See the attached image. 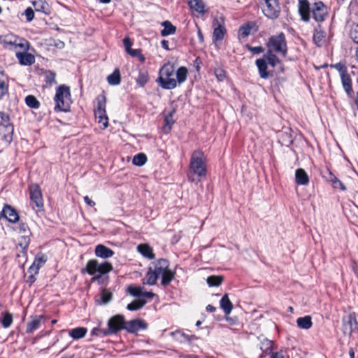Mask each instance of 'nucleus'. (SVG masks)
<instances>
[{
  "label": "nucleus",
  "instance_id": "a878e982",
  "mask_svg": "<svg viewBox=\"0 0 358 358\" xmlns=\"http://www.w3.org/2000/svg\"><path fill=\"white\" fill-rule=\"evenodd\" d=\"M43 320V317L42 315L33 317L31 320L27 324V332L31 333L40 327Z\"/></svg>",
  "mask_w": 358,
  "mask_h": 358
},
{
  "label": "nucleus",
  "instance_id": "de8ad7c7",
  "mask_svg": "<svg viewBox=\"0 0 358 358\" xmlns=\"http://www.w3.org/2000/svg\"><path fill=\"white\" fill-rule=\"evenodd\" d=\"M148 81V76L147 73L140 71L136 78L137 83L141 86L143 87Z\"/></svg>",
  "mask_w": 358,
  "mask_h": 358
},
{
  "label": "nucleus",
  "instance_id": "680f3d73",
  "mask_svg": "<svg viewBox=\"0 0 358 358\" xmlns=\"http://www.w3.org/2000/svg\"><path fill=\"white\" fill-rule=\"evenodd\" d=\"M246 47L253 54L257 55L264 52V48L262 46L252 47L247 45Z\"/></svg>",
  "mask_w": 358,
  "mask_h": 358
},
{
  "label": "nucleus",
  "instance_id": "ea45409f",
  "mask_svg": "<svg viewBox=\"0 0 358 358\" xmlns=\"http://www.w3.org/2000/svg\"><path fill=\"white\" fill-rule=\"evenodd\" d=\"M206 280L210 287L219 286L223 280V277L221 275H210Z\"/></svg>",
  "mask_w": 358,
  "mask_h": 358
},
{
  "label": "nucleus",
  "instance_id": "a211bd4d",
  "mask_svg": "<svg viewBox=\"0 0 358 358\" xmlns=\"http://www.w3.org/2000/svg\"><path fill=\"white\" fill-rule=\"evenodd\" d=\"M154 268L152 270L155 272L157 275L162 276L168 269L169 263L168 260L165 259H160L154 264Z\"/></svg>",
  "mask_w": 358,
  "mask_h": 358
},
{
  "label": "nucleus",
  "instance_id": "13d9d810",
  "mask_svg": "<svg viewBox=\"0 0 358 358\" xmlns=\"http://www.w3.org/2000/svg\"><path fill=\"white\" fill-rule=\"evenodd\" d=\"M24 14L25 15L28 22H31L34 17V12L31 8H27L24 10Z\"/></svg>",
  "mask_w": 358,
  "mask_h": 358
},
{
  "label": "nucleus",
  "instance_id": "09e8293b",
  "mask_svg": "<svg viewBox=\"0 0 358 358\" xmlns=\"http://www.w3.org/2000/svg\"><path fill=\"white\" fill-rule=\"evenodd\" d=\"M143 287L136 286H129L128 292L134 296H141Z\"/></svg>",
  "mask_w": 358,
  "mask_h": 358
},
{
  "label": "nucleus",
  "instance_id": "c756f323",
  "mask_svg": "<svg viewBox=\"0 0 358 358\" xmlns=\"http://www.w3.org/2000/svg\"><path fill=\"white\" fill-rule=\"evenodd\" d=\"M138 251L145 257L152 259L155 258V255L152 249L148 244H141L137 248Z\"/></svg>",
  "mask_w": 358,
  "mask_h": 358
},
{
  "label": "nucleus",
  "instance_id": "69168bd1",
  "mask_svg": "<svg viewBox=\"0 0 358 358\" xmlns=\"http://www.w3.org/2000/svg\"><path fill=\"white\" fill-rule=\"evenodd\" d=\"M23 231H24V243H25V246H24V249L25 248V247L29 244V234H30V231H27L25 230V229H23Z\"/></svg>",
  "mask_w": 358,
  "mask_h": 358
},
{
  "label": "nucleus",
  "instance_id": "4be33fe9",
  "mask_svg": "<svg viewBox=\"0 0 358 358\" xmlns=\"http://www.w3.org/2000/svg\"><path fill=\"white\" fill-rule=\"evenodd\" d=\"M188 5L192 11L199 15H203L206 12L203 0H188Z\"/></svg>",
  "mask_w": 358,
  "mask_h": 358
},
{
  "label": "nucleus",
  "instance_id": "6ab92c4d",
  "mask_svg": "<svg viewBox=\"0 0 358 358\" xmlns=\"http://www.w3.org/2000/svg\"><path fill=\"white\" fill-rule=\"evenodd\" d=\"M94 253L97 257L108 259L113 256L114 252L106 246L99 244L96 246Z\"/></svg>",
  "mask_w": 358,
  "mask_h": 358
},
{
  "label": "nucleus",
  "instance_id": "4468645a",
  "mask_svg": "<svg viewBox=\"0 0 358 358\" xmlns=\"http://www.w3.org/2000/svg\"><path fill=\"white\" fill-rule=\"evenodd\" d=\"M29 196L31 201L38 208V210H42L43 206L42 194L38 185L34 184L29 187Z\"/></svg>",
  "mask_w": 358,
  "mask_h": 358
},
{
  "label": "nucleus",
  "instance_id": "49530a36",
  "mask_svg": "<svg viewBox=\"0 0 358 358\" xmlns=\"http://www.w3.org/2000/svg\"><path fill=\"white\" fill-rule=\"evenodd\" d=\"M2 326L4 328H8L13 322V316L9 313H5L1 320Z\"/></svg>",
  "mask_w": 358,
  "mask_h": 358
},
{
  "label": "nucleus",
  "instance_id": "393cba45",
  "mask_svg": "<svg viewBox=\"0 0 358 358\" xmlns=\"http://www.w3.org/2000/svg\"><path fill=\"white\" fill-rule=\"evenodd\" d=\"M24 65H31L35 62V57L31 52H28L30 50V44L28 41H24Z\"/></svg>",
  "mask_w": 358,
  "mask_h": 358
},
{
  "label": "nucleus",
  "instance_id": "2eb2a0df",
  "mask_svg": "<svg viewBox=\"0 0 358 358\" xmlns=\"http://www.w3.org/2000/svg\"><path fill=\"white\" fill-rule=\"evenodd\" d=\"M147 328V324L142 320H133L128 322H125L124 325V329H126L130 333H136L141 329Z\"/></svg>",
  "mask_w": 358,
  "mask_h": 358
},
{
  "label": "nucleus",
  "instance_id": "72a5a7b5",
  "mask_svg": "<svg viewBox=\"0 0 358 358\" xmlns=\"http://www.w3.org/2000/svg\"><path fill=\"white\" fill-rule=\"evenodd\" d=\"M296 323L299 327L304 329H308L312 327L311 317L309 315L299 317L296 320Z\"/></svg>",
  "mask_w": 358,
  "mask_h": 358
},
{
  "label": "nucleus",
  "instance_id": "4d7b16f0",
  "mask_svg": "<svg viewBox=\"0 0 358 358\" xmlns=\"http://www.w3.org/2000/svg\"><path fill=\"white\" fill-rule=\"evenodd\" d=\"M331 185L334 187V188H339L342 191H345L346 189L345 186L343 184V182L338 178L334 179V180L331 183Z\"/></svg>",
  "mask_w": 358,
  "mask_h": 358
},
{
  "label": "nucleus",
  "instance_id": "f704fd0d",
  "mask_svg": "<svg viewBox=\"0 0 358 358\" xmlns=\"http://www.w3.org/2000/svg\"><path fill=\"white\" fill-rule=\"evenodd\" d=\"M162 26L164 27V29L162 30L161 34L163 36H167L173 34L176 31V27L173 26L169 21H164L162 22Z\"/></svg>",
  "mask_w": 358,
  "mask_h": 358
},
{
  "label": "nucleus",
  "instance_id": "a19ab883",
  "mask_svg": "<svg viewBox=\"0 0 358 358\" xmlns=\"http://www.w3.org/2000/svg\"><path fill=\"white\" fill-rule=\"evenodd\" d=\"M165 124L163 127V130L165 133H169L172 127V125L174 123V120L173 119V113H171L169 115H166L164 119Z\"/></svg>",
  "mask_w": 358,
  "mask_h": 358
},
{
  "label": "nucleus",
  "instance_id": "f03ea898",
  "mask_svg": "<svg viewBox=\"0 0 358 358\" xmlns=\"http://www.w3.org/2000/svg\"><path fill=\"white\" fill-rule=\"evenodd\" d=\"M190 174H194L199 178H204L206 175V159L201 150H195L191 157L189 164Z\"/></svg>",
  "mask_w": 358,
  "mask_h": 358
},
{
  "label": "nucleus",
  "instance_id": "338daca9",
  "mask_svg": "<svg viewBox=\"0 0 358 358\" xmlns=\"http://www.w3.org/2000/svg\"><path fill=\"white\" fill-rule=\"evenodd\" d=\"M104 331H106V330H102V329H100L94 328L92 331V335H96V336H101V335L105 336L104 335Z\"/></svg>",
  "mask_w": 358,
  "mask_h": 358
},
{
  "label": "nucleus",
  "instance_id": "603ef678",
  "mask_svg": "<svg viewBox=\"0 0 358 358\" xmlns=\"http://www.w3.org/2000/svg\"><path fill=\"white\" fill-rule=\"evenodd\" d=\"M215 75L219 81H223L226 78V73L224 70L221 68L215 69Z\"/></svg>",
  "mask_w": 358,
  "mask_h": 358
},
{
  "label": "nucleus",
  "instance_id": "412c9836",
  "mask_svg": "<svg viewBox=\"0 0 358 358\" xmlns=\"http://www.w3.org/2000/svg\"><path fill=\"white\" fill-rule=\"evenodd\" d=\"M3 216L10 222H16L19 220L17 212L10 206H6L2 210Z\"/></svg>",
  "mask_w": 358,
  "mask_h": 358
},
{
  "label": "nucleus",
  "instance_id": "ddd939ff",
  "mask_svg": "<svg viewBox=\"0 0 358 358\" xmlns=\"http://www.w3.org/2000/svg\"><path fill=\"white\" fill-rule=\"evenodd\" d=\"M343 331L345 334L351 335L352 332L357 329L358 323L355 313H350L347 317H345L343 320Z\"/></svg>",
  "mask_w": 358,
  "mask_h": 358
},
{
  "label": "nucleus",
  "instance_id": "473e14b6",
  "mask_svg": "<svg viewBox=\"0 0 358 358\" xmlns=\"http://www.w3.org/2000/svg\"><path fill=\"white\" fill-rule=\"evenodd\" d=\"M157 278L158 276L155 272L152 270V267H150L144 278L143 284L153 285L156 283Z\"/></svg>",
  "mask_w": 358,
  "mask_h": 358
},
{
  "label": "nucleus",
  "instance_id": "e2e57ef3",
  "mask_svg": "<svg viewBox=\"0 0 358 358\" xmlns=\"http://www.w3.org/2000/svg\"><path fill=\"white\" fill-rule=\"evenodd\" d=\"M324 177L326 178V180L327 181H329L331 183H332L334 182V179L336 178V177L329 170H327L326 171V174L324 175Z\"/></svg>",
  "mask_w": 358,
  "mask_h": 358
},
{
  "label": "nucleus",
  "instance_id": "7c9ffc66",
  "mask_svg": "<svg viewBox=\"0 0 358 358\" xmlns=\"http://www.w3.org/2000/svg\"><path fill=\"white\" fill-rule=\"evenodd\" d=\"M313 41L314 43L317 46H322L325 42V33L323 30L321 29L320 27L315 29V33L313 35Z\"/></svg>",
  "mask_w": 358,
  "mask_h": 358
},
{
  "label": "nucleus",
  "instance_id": "dca6fc26",
  "mask_svg": "<svg viewBox=\"0 0 358 358\" xmlns=\"http://www.w3.org/2000/svg\"><path fill=\"white\" fill-rule=\"evenodd\" d=\"M299 13L304 22H308L310 17L311 8L308 0L299 1Z\"/></svg>",
  "mask_w": 358,
  "mask_h": 358
},
{
  "label": "nucleus",
  "instance_id": "0eeeda50",
  "mask_svg": "<svg viewBox=\"0 0 358 358\" xmlns=\"http://www.w3.org/2000/svg\"><path fill=\"white\" fill-rule=\"evenodd\" d=\"M0 43L9 50L16 51L22 47V39L13 34H7L0 36Z\"/></svg>",
  "mask_w": 358,
  "mask_h": 358
},
{
  "label": "nucleus",
  "instance_id": "37998d69",
  "mask_svg": "<svg viewBox=\"0 0 358 358\" xmlns=\"http://www.w3.org/2000/svg\"><path fill=\"white\" fill-rule=\"evenodd\" d=\"M146 301L145 300H135L132 303L127 305V308L130 310H137L141 308L145 304Z\"/></svg>",
  "mask_w": 358,
  "mask_h": 358
},
{
  "label": "nucleus",
  "instance_id": "5701e85b",
  "mask_svg": "<svg viewBox=\"0 0 358 358\" xmlns=\"http://www.w3.org/2000/svg\"><path fill=\"white\" fill-rule=\"evenodd\" d=\"M295 180L299 185H306L309 182V177L303 169H298L295 171Z\"/></svg>",
  "mask_w": 358,
  "mask_h": 358
},
{
  "label": "nucleus",
  "instance_id": "0e129e2a",
  "mask_svg": "<svg viewBox=\"0 0 358 358\" xmlns=\"http://www.w3.org/2000/svg\"><path fill=\"white\" fill-rule=\"evenodd\" d=\"M123 43L127 52H128L131 49L132 43L131 40L129 38H125L123 40Z\"/></svg>",
  "mask_w": 358,
  "mask_h": 358
},
{
  "label": "nucleus",
  "instance_id": "4c0bfd02",
  "mask_svg": "<svg viewBox=\"0 0 358 358\" xmlns=\"http://www.w3.org/2000/svg\"><path fill=\"white\" fill-rule=\"evenodd\" d=\"M108 83L111 85H117L120 83L121 77L118 69H115L113 73L107 78Z\"/></svg>",
  "mask_w": 358,
  "mask_h": 358
},
{
  "label": "nucleus",
  "instance_id": "f3484780",
  "mask_svg": "<svg viewBox=\"0 0 358 358\" xmlns=\"http://www.w3.org/2000/svg\"><path fill=\"white\" fill-rule=\"evenodd\" d=\"M106 99L104 96L97 99V106L94 108V115L96 119L107 116L106 111Z\"/></svg>",
  "mask_w": 358,
  "mask_h": 358
},
{
  "label": "nucleus",
  "instance_id": "052dcab7",
  "mask_svg": "<svg viewBox=\"0 0 358 358\" xmlns=\"http://www.w3.org/2000/svg\"><path fill=\"white\" fill-rule=\"evenodd\" d=\"M350 36L355 43H358V24L352 29Z\"/></svg>",
  "mask_w": 358,
  "mask_h": 358
},
{
  "label": "nucleus",
  "instance_id": "2f4dec72",
  "mask_svg": "<svg viewBox=\"0 0 358 358\" xmlns=\"http://www.w3.org/2000/svg\"><path fill=\"white\" fill-rule=\"evenodd\" d=\"M343 87L348 94H350L352 90V80L350 75L346 73L341 76Z\"/></svg>",
  "mask_w": 358,
  "mask_h": 358
},
{
  "label": "nucleus",
  "instance_id": "bb28decb",
  "mask_svg": "<svg viewBox=\"0 0 358 358\" xmlns=\"http://www.w3.org/2000/svg\"><path fill=\"white\" fill-rule=\"evenodd\" d=\"M87 332V329L85 327H77L69 330V335L74 340H78L85 337Z\"/></svg>",
  "mask_w": 358,
  "mask_h": 358
},
{
  "label": "nucleus",
  "instance_id": "58836bf2",
  "mask_svg": "<svg viewBox=\"0 0 358 358\" xmlns=\"http://www.w3.org/2000/svg\"><path fill=\"white\" fill-rule=\"evenodd\" d=\"M24 101L26 104L31 108L37 109L40 107V102L33 95L27 96Z\"/></svg>",
  "mask_w": 358,
  "mask_h": 358
},
{
  "label": "nucleus",
  "instance_id": "f257e3e1",
  "mask_svg": "<svg viewBox=\"0 0 358 358\" xmlns=\"http://www.w3.org/2000/svg\"><path fill=\"white\" fill-rule=\"evenodd\" d=\"M187 73L186 67L181 66L176 71L173 64L167 62L160 69L157 83L163 89L172 90L187 80Z\"/></svg>",
  "mask_w": 358,
  "mask_h": 358
},
{
  "label": "nucleus",
  "instance_id": "774afa93",
  "mask_svg": "<svg viewBox=\"0 0 358 358\" xmlns=\"http://www.w3.org/2000/svg\"><path fill=\"white\" fill-rule=\"evenodd\" d=\"M85 202L90 206H94L95 202L91 200L87 196L84 197Z\"/></svg>",
  "mask_w": 358,
  "mask_h": 358
},
{
  "label": "nucleus",
  "instance_id": "864d4df0",
  "mask_svg": "<svg viewBox=\"0 0 358 358\" xmlns=\"http://www.w3.org/2000/svg\"><path fill=\"white\" fill-rule=\"evenodd\" d=\"M250 31L251 27L249 25H245L240 28L239 33L241 36L247 37L250 34Z\"/></svg>",
  "mask_w": 358,
  "mask_h": 358
},
{
  "label": "nucleus",
  "instance_id": "cd10ccee",
  "mask_svg": "<svg viewBox=\"0 0 358 358\" xmlns=\"http://www.w3.org/2000/svg\"><path fill=\"white\" fill-rule=\"evenodd\" d=\"M220 308L223 310L226 315L231 313L233 305L229 299L228 294H224L220 300Z\"/></svg>",
  "mask_w": 358,
  "mask_h": 358
},
{
  "label": "nucleus",
  "instance_id": "bf43d9fd",
  "mask_svg": "<svg viewBox=\"0 0 358 358\" xmlns=\"http://www.w3.org/2000/svg\"><path fill=\"white\" fill-rule=\"evenodd\" d=\"M98 123L100 124L101 129H105L108 127V116L102 117L101 118H99Z\"/></svg>",
  "mask_w": 358,
  "mask_h": 358
},
{
  "label": "nucleus",
  "instance_id": "8fccbe9b",
  "mask_svg": "<svg viewBox=\"0 0 358 358\" xmlns=\"http://www.w3.org/2000/svg\"><path fill=\"white\" fill-rule=\"evenodd\" d=\"M127 53L129 54L133 57H138L140 59V61H141V62L145 61V57L141 54V51L140 49H132L131 48Z\"/></svg>",
  "mask_w": 358,
  "mask_h": 358
},
{
  "label": "nucleus",
  "instance_id": "39448f33",
  "mask_svg": "<svg viewBox=\"0 0 358 358\" xmlns=\"http://www.w3.org/2000/svg\"><path fill=\"white\" fill-rule=\"evenodd\" d=\"M268 50L285 57L287 52V42L285 34L281 32L279 34L272 36L267 43Z\"/></svg>",
  "mask_w": 358,
  "mask_h": 358
},
{
  "label": "nucleus",
  "instance_id": "79ce46f5",
  "mask_svg": "<svg viewBox=\"0 0 358 358\" xmlns=\"http://www.w3.org/2000/svg\"><path fill=\"white\" fill-rule=\"evenodd\" d=\"M147 161L146 155L143 153H139L133 157L132 162L136 166H143Z\"/></svg>",
  "mask_w": 358,
  "mask_h": 358
},
{
  "label": "nucleus",
  "instance_id": "b1692460",
  "mask_svg": "<svg viewBox=\"0 0 358 358\" xmlns=\"http://www.w3.org/2000/svg\"><path fill=\"white\" fill-rule=\"evenodd\" d=\"M256 65L258 68L260 77L266 79L269 77L270 74L267 71V62L264 58L257 59L256 60Z\"/></svg>",
  "mask_w": 358,
  "mask_h": 358
},
{
  "label": "nucleus",
  "instance_id": "6e6552de",
  "mask_svg": "<svg viewBox=\"0 0 358 358\" xmlns=\"http://www.w3.org/2000/svg\"><path fill=\"white\" fill-rule=\"evenodd\" d=\"M213 41L215 43L222 41L227 32L224 19L222 17H215L213 21Z\"/></svg>",
  "mask_w": 358,
  "mask_h": 358
},
{
  "label": "nucleus",
  "instance_id": "c9c22d12",
  "mask_svg": "<svg viewBox=\"0 0 358 358\" xmlns=\"http://www.w3.org/2000/svg\"><path fill=\"white\" fill-rule=\"evenodd\" d=\"M36 11L45 13L48 4L44 0H29Z\"/></svg>",
  "mask_w": 358,
  "mask_h": 358
},
{
  "label": "nucleus",
  "instance_id": "20e7f679",
  "mask_svg": "<svg viewBox=\"0 0 358 358\" xmlns=\"http://www.w3.org/2000/svg\"><path fill=\"white\" fill-rule=\"evenodd\" d=\"M112 270L113 266L110 262L99 263L96 259H90L85 268L86 272L91 275H94L91 279L92 282L97 280L101 275L109 273Z\"/></svg>",
  "mask_w": 358,
  "mask_h": 358
},
{
  "label": "nucleus",
  "instance_id": "423d86ee",
  "mask_svg": "<svg viewBox=\"0 0 358 358\" xmlns=\"http://www.w3.org/2000/svg\"><path fill=\"white\" fill-rule=\"evenodd\" d=\"M13 127L9 122V117L4 113H0V135L6 143L12 141Z\"/></svg>",
  "mask_w": 358,
  "mask_h": 358
},
{
  "label": "nucleus",
  "instance_id": "9d476101",
  "mask_svg": "<svg viewBox=\"0 0 358 358\" xmlns=\"http://www.w3.org/2000/svg\"><path fill=\"white\" fill-rule=\"evenodd\" d=\"M265 7L263 8L264 15L270 19L278 17L280 8L278 0H265Z\"/></svg>",
  "mask_w": 358,
  "mask_h": 358
},
{
  "label": "nucleus",
  "instance_id": "e433bc0d",
  "mask_svg": "<svg viewBox=\"0 0 358 358\" xmlns=\"http://www.w3.org/2000/svg\"><path fill=\"white\" fill-rule=\"evenodd\" d=\"M176 272L169 268L162 275V285L167 286L174 278Z\"/></svg>",
  "mask_w": 358,
  "mask_h": 358
},
{
  "label": "nucleus",
  "instance_id": "1a4fd4ad",
  "mask_svg": "<svg viewBox=\"0 0 358 358\" xmlns=\"http://www.w3.org/2000/svg\"><path fill=\"white\" fill-rule=\"evenodd\" d=\"M125 324L124 317L121 315H117L112 317L108 322V329L104 331V335L115 334L122 329H124Z\"/></svg>",
  "mask_w": 358,
  "mask_h": 358
},
{
  "label": "nucleus",
  "instance_id": "3c124183",
  "mask_svg": "<svg viewBox=\"0 0 358 358\" xmlns=\"http://www.w3.org/2000/svg\"><path fill=\"white\" fill-rule=\"evenodd\" d=\"M173 335L176 338V339L178 340L180 342H183L185 341H189L188 336L185 335L183 332L180 331H176L173 333Z\"/></svg>",
  "mask_w": 358,
  "mask_h": 358
},
{
  "label": "nucleus",
  "instance_id": "9b49d317",
  "mask_svg": "<svg viewBox=\"0 0 358 358\" xmlns=\"http://www.w3.org/2000/svg\"><path fill=\"white\" fill-rule=\"evenodd\" d=\"M47 261V258L45 255H43L41 256H37L35 258V260L29 267L28 270V273H29V279L27 280V282L31 285L36 280L35 275L38 273L39 268L41 266L44 264Z\"/></svg>",
  "mask_w": 358,
  "mask_h": 358
},
{
  "label": "nucleus",
  "instance_id": "6e6d98bb",
  "mask_svg": "<svg viewBox=\"0 0 358 358\" xmlns=\"http://www.w3.org/2000/svg\"><path fill=\"white\" fill-rule=\"evenodd\" d=\"M45 80L47 83L52 84L55 83V73L52 71L46 73Z\"/></svg>",
  "mask_w": 358,
  "mask_h": 358
},
{
  "label": "nucleus",
  "instance_id": "5fc2aeb1",
  "mask_svg": "<svg viewBox=\"0 0 358 358\" xmlns=\"http://www.w3.org/2000/svg\"><path fill=\"white\" fill-rule=\"evenodd\" d=\"M331 67L336 69L340 73V76L348 73L345 66L341 63L335 64Z\"/></svg>",
  "mask_w": 358,
  "mask_h": 358
},
{
  "label": "nucleus",
  "instance_id": "c85d7f7f",
  "mask_svg": "<svg viewBox=\"0 0 358 358\" xmlns=\"http://www.w3.org/2000/svg\"><path fill=\"white\" fill-rule=\"evenodd\" d=\"M112 299V293L108 289H103L100 295L96 299V302L99 305L107 304Z\"/></svg>",
  "mask_w": 358,
  "mask_h": 358
},
{
  "label": "nucleus",
  "instance_id": "f8f14e48",
  "mask_svg": "<svg viewBox=\"0 0 358 358\" xmlns=\"http://www.w3.org/2000/svg\"><path fill=\"white\" fill-rule=\"evenodd\" d=\"M311 13L314 19L317 22H322L324 20L327 15V8L325 6L323 2L317 1L315 2L312 8Z\"/></svg>",
  "mask_w": 358,
  "mask_h": 358
},
{
  "label": "nucleus",
  "instance_id": "aec40b11",
  "mask_svg": "<svg viewBox=\"0 0 358 358\" xmlns=\"http://www.w3.org/2000/svg\"><path fill=\"white\" fill-rule=\"evenodd\" d=\"M8 92V79L3 69L0 67V99Z\"/></svg>",
  "mask_w": 358,
  "mask_h": 358
},
{
  "label": "nucleus",
  "instance_id": "a18cd8bd",
  "mask_svg": "<svg viewBox=\"0 0 358 358\" xmlns=\"http://www.w3.org/2000/svg\"><path fill=\"white\" fill-rule=\"evenodd\" d=\"M266 59V61L270 64L272 67H275L278 63H279V59L273 54V52L268 51L267 52L266 55H265Z\"/></svg>",
  "mask_w": 358,
  "mask_h": 358
},
{
  "label": "nucleus",
  "instance_id": "7ed1b4c3",
  "mask_svg": "<svg viewBox=\"0 0 358 358\" xmlns=\"http://www.w3.org/2000/svg\"><path fill=\"white\" fill-rule=\"evenodd\" d=\"M54 100L55 102V110L69 111L71 103L69 87L65 85L59 86L56 90Z\"/></svg>",
  "mask_w": 358,
  "mask_h": 358
},
{
  "label": "nucleus",
  "instance_id": "c03bdc74",
  "mask_svg": "<svg viewBox=\"0 0 358 358\" xmlns=\"http://www.w3.org/2000/svg\"><path fill=\"white\" fill-rule=\"evenodd\" d=\"M273 348V343L271 341L268 339H264L260 344L261 350L267 354L270 353Z\"/></svg>",
  "mask_w": 358,
  "mask_h": 358
}]
</instances>
